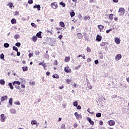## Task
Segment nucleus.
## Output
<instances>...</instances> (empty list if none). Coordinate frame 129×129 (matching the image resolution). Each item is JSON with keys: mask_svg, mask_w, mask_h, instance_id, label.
I'll return each mask as SVG.
<instances>
[{"mask_svg": "<svg viewBox=\"0 0 129 129\" xmlns=\"http://www.w3.org/2000/svg\"><path fill=\"white\" fill-rule=\"evenodd\" d=\"M118 13H119V16H123L124 13H125V10L123 8H120L118 10Z\"/></svg>", "mask_w": 129, "mask_h": 129, "instance_id": "obj_1", "label": "nucleus"}, {"mask_svg": "<svg viewBox=\"0 0 129 129\" xmlns=\"http://www.w3.org/2000/svg\"><path fill=\"white\" fill-rule=\"evenodd\" d=\"M75 116H76L77 119H82V115L80 114H78V112H77L75 113Z\"/></svg>", "mask_w": 129, "mask_h": 129, "instance_id": "obj_2", "label": "nucleus"}, {"mask_svg": "<svg viewBox=\"0 0 129 129\" xmlns=\"http://www.w3.org/2000/svg\"><path fill=\"white\" fill-rule=\"evenodd\" d=\"M50 6L54 10H56L58 8V5H57V3L56 2L51 3Z\"/></svg>", "mask_w": 129, "mask_h": 129, "instance_id": "obj_3", "label": "nucleus"}, {"mask_svg": "<svg viewBox=\"0 0 129 129\" xmlns=\"http://www.w3.org/2000/svg\"><path fill=\"white\" fill-rule=\"evenodd\" d=\"M6 118L7 116H5V114H2L1 115V121H2V122H5Z\"/></svg>", "mask_w": 129, "mask_h": 129, "instance_id": "obj_4", "label": "nucleus"}, {"mask_svg": "<svg viewBox=\"0 0 129 129\" xmlns=\"http://www.w3.org/2000/svg\"><path fill=\"white\" fill-rule=\"evenodd\" d=\"M108 124L110 126L114 125L115 124V121L112 120H109L107 122Z\"/></svg>", "mask_w": 129, "mask_h": 129, "instance_id": "obj_5", "label": "nucleus"}, {"mask_svg": "<svg viewBox=\"0 0 129 129\" xmlns=\"http://www.w3.org/2000/svg\"><path fill=\"white\" fill-rule=\"evenodd\" d=\"M64 71L66 72V73H71V69H70L69 67L67 66L64 68Z\"/></svg>", "mask_w": 129, "mask_h": 129, "instance_id": "obj_6", "label": "nucleus"}, {"mask_svg": "<svg viewBox=\"0 0 129 129\" xmlns=\"http://www.w3.org/2000/svg\"><path fill=\"white\" fill-rule=\"evenodd\" d=\"M96 40L97 42H100L101 40H102V36L99 35H97Z\"/></svg>", "mask_w": 129, "mask_h": 129, "instance_id": "obj_7", "label": "nucleus"}, {"mask_svg": "<svg viewBox=\"0 0 129 129\" xmlns=\"http://www.w3.org/2000/svg\"><path fill=\"white\" fill-rule=\"evenodd\" d=\"M38 65L39 66H40L41 65L42 66H43V68H44V70H46V68L47 67V65L45 63H44V62H40V63H39Z\"/></svg>", "mask_w": 129, "mask_h": 129, "instance_id": "obj_8", "label": "nucleus"}, {"mask_svg": "<svg viewBox=\"0 0 129 129\" xmlns=\"http://www.w3.org/2000/svg\"><path fill=\"white\" fill-rule=\"evenodd\" d=\"M115 42L117 45H118L119 44H120V40L118 37L115 38Z\"/></svg>", "mask_w": 129, "mask_h": 129, "instance_id": "obj_9", "label": "nucleus"}, {"mask_svg": "<svg viewBox=\"0 0 129 129\" xmlns=\"http://www.w3.org/2000/svg\"><path fill=\"white\" fill-rule=\"evenodd\" d=\"M121 59V54H117L115 56V60L116 61H118V60H120Z\"/></svg>", "mask_w": 129, "mask_h": 129, "instance_id": "obj_10", "label": "nucleus"}, {"mask_svg": "<svg viewBox=\"0 0 129 129\" xmlns=\"http://www.w3.org/2000/svg\"><path fill=\"white\" fill-rule=\"evenodd\" d=\"M98 28L100 30V32H103V29H104V26L103 25H98Z\"/></svg>", "mask_w": 129, "mask_h": 129, "instance_id": "obj_11", "label": "nucleus"}, {"mask_svg": "<svg viewBox=\"0 0 129 129\" xmlns=\"http://www.w3.org/2000/svg\"><path fill=\"white\" fill-rule=\"evenodd\" d=\"M42 32L41 31H39L38 33H37L36 34V37H37L38 38H39L40 39H42Z\"/></svg>", "mask_w": 129, "mask_h": 129, "instance_id": "obj_12", "label": "nucleus"}, {"mask_svg": "<svg viewBox=\"0 0 129 129\" xmlns=\"http://www.w3.org/2000/svg\"><path fill=\"white\" fill-rule=\"evenodd\" d=\"M33 8L34 9H37L38 11H40L41 10V6L40 5H35Z\"/></svg>", "mask_w": 129, "mask_h": 129, "instance_id": "obj_13", "label": "nucleus"}, {"mask_svg": "<svg viewBox=\"0 0 129 129\" xmlns=\"http://www.w3.org/2000/svg\"><path fill=\"white\" fill-rule=\"evenodd\" d=\"M107 45H108V43L106 42H103L100 44V47H104V46H106Z\"/></svg>", "mask_w": 129, "mask_h": 129, "instance_id": "obj_14", "label": "nucleus"}, {"mask_svg": "<svg viewBox=\"0 0 129 129\" xmlns=\"http://www.w3.org/2000/svg\"><path fill=\"white\" fill-rule=\"evenodd\" d=\"M7 99H8V96H3L1 98V101H5V100H7Z\"/></svg>", "mask_w": 129, "mask_h": 129, "instance_id": "obj_15", "label": "nucleus"}, {"mask_svg": "<svg viewBox=\"0 0 129 129\" xmlns=\"http://www.w3.org/2000/svg\"><path fill=\"white\" fill-rule=\"evenodd\" d=\"M12 84L13 85H15V84H17V85H21V82H19V81H15L14 82H13Z\"/></svg>", "mask_w": 129, "mask_h": 129, "instance_id": "obj_16", "label": "nucleus"}, {"mask_svg": "<svg viewBox=\"0 0 129 129\" xmlns=\"http://www.w3.org/2000/svg\"><path fill=\"white\" fill-rule=\"evenodd\" d=\"M10 112L13 114H16V113H17V110L14 108H12L10 109Z\"/></svg>", "mask_w": 129, "mask_h": 129, "instance_id": "obj_17", "label": "nucleus"}, {"mask_svg": "<svg viewBox=\"0 0 129 129\" xmlns=\"http://www.w3.org/2000/svg\"><path fill=\"white\" fill-rule=\"evenodd\" d=\"M77 36L78 39H82V38H83L82 34L80 33H77Z\"/></svg>", "mask_w": 129, "mask_h": 129, "instance_id": "obj_18", "label": "nucleus"}, {"mask_svg": "<svg viewBox=\"0 0 129 129\" xmlns=\"http://www.w3.org/2000/svg\"><path fill=\"white\" fill-rule=\"evenodd\" d=\"M37 40H38V38H37V36H33L32 38V41L33 42H36Z\"/></svg>", "mask_w": 129, "mask_h": 129, "instance_id": "obj_19", "label": "nucleus"}, {"mask_svg": "<svg viewBox=\"0 0 129 129\" xmlns=\"http://www.w3.org/2000/svg\"><path fill=\"white\" fill-rule=\"evenodd\" d=\"M8 85H9L10 88L11 89H12V90H13L14 89V86H13V83H9L8 84Z\"/></svg>", "mask_w": 129, "mask_h": 129, "instance_id": "obj_20", "label": "nucleus"}, {"mask_svg": "<svg viewBox=\"0 0 129 129\" xmlns=\"http://www.w3.org/2000/svg\"><path fill=\"white\" fill-rule=\"evenodd\" d=\"M5 84L6 81H5L4 79L0 80V84H1V85H5Z\"/></svg>", "mask_w": 129, "mask_h": 129, "instance_id": "obj_21", "label": "nucleus"}, {"mask_svg": "<svg viewBox=\"0 0 129 129\" xmlns=\"http://www.w3.org/2000/svg\"><path fill=\"white\" fill-rule=\"evenodd\" d=\"M59 25L60 26V27H61V28H64L65 27V24L62 21L59 22Z\"/></svg>", "mask_w": 129, "mask_h": 129, "instance_id": "obj_22", "label": "nucleus"}, {"mask_svg": "<svg viewBox=\"0 0 129 129\" xmlns=\"http://www.w3.org/2000/svg\"><path fill=\"white\" fill-rule=\"evenodd\" d=\"M9 103L10 105H13V98H10L9 99Z\"/></svg>", "mask_w": 129, "mask_h": 129, "instance_id": "obj_23", "label": "nucleus"}, {"mask_svg": "<svg viewBox=\"0 0 129 129\" xmlns=\"http://www.w3.org/2000/svg\"><path fill=\"white\" fill-rule=\"evenodd\" d=\"M53 78H56V79H58L59 78V75H58L57 74H55L52 76Z\"/></svg>", "mask_w": 129, "mask_h": 129, "instance_id": "obj_24", "label": "nucleus"}, {"mask_svg": "<svg viewBox=\"0 0 129 129\" xmlns=\"http://www.w3.org/2000/svg\"><path fill=\"white\" fill-rule=\"evenodd\" d=\"M43 56L44 58H45V59H49L50 57V56H49V54H48V53H45L44 54H43Z\"/></svg>", "mask_w": 129, "mask_h": 129, "instance_id": "obj_25", "label": "nucleus"}, {"mask_svg": "<svg viewBox=\"0 0 129 129\" xmlns=\"http://www.w3.org/2000/svg\"><path fill=\"white\" fill-rule=\"evenodd\" d=\"M16 23H17V20H16V19L13 18L11 20V24H13L14 25V24H16Z\"/></svg>", "mask_w": 129, "mask_h": 129, "instance_id": "obj_26", "label": "nucleus"}, {"mask_svg": "<svg viewBox=\"0 0 129 129\" xmlns=\"http://www.w3.org/2000/svg\"><path fill=\"white\" fill-rule=\"evenodd\" d=\"M70 60V57L69 56V57L66 56L64 58L65 62H69Z\"/></svg>", "mask_w": 129, "mask_h": 129, "instance_id": "obj_27", "label": "nucleus"}, {"mask_svg": "<svg viewBox=\"0 0 129 129\" xmlns=\"http://www.w3.org/2000/svg\"><path fill=\"white\" fill-rule=\"evenodd\" d=\"M38 124V123L37 122L36 120H33L32 121H31V124L35 125V124Z\"/></svg>", "mask_w": 129, "mask_h": 129, "instance_id": "obj_28", "label": "nucleus"}, {"mask_svg": "<svg viewBox=\"0 0 129 129\" xmlns=\"http://www.w3.org/2000/svg\"><path fill=\"white\" fill-rule=\"evenodd\" d=\"M22 69L23 70V72H25L26 71H28V67H22Z\"/></svg>", "mask_w": 129, "mask_h": 129, "instance_id": "obj_29", "label": "nucleus"}, {"mask_svg": "<svg viewBox=\"0 0 129 129\" xmlns=\"http://www.w3.org/2000/svg\"><path fill=\"white\" fill-rule=\"evenodd\" d=\"M70 16L71 18H73L75 16V12L74 11H72V12L70 13Z\"/></svg>", "mask_w": 129, "mask_h": 129, "instance_id": "obj_30", "label": "nucleus"}, {"mask_svg": "<svg viewBox=\"0 0 129 129\" xmlns=\"http://www.w3.org/2000/svg\"><path fill=\"white\" fill-rule=\"evenodd\" d=\"M59 5L60 6H62V8H65L66 7V4L65 3H63V2H61L59 3Z\"/></svg>", "mask_w": 129, "mask_h": 129, "instance_id": "obj_31", "label": "nucleus"}, {"mask_svg": "<svg viewBox=\"0 0 129 129\" xmlns=\"http://www.w3.org/2000/svg\"><path fill=\"white\" fill-rule=\"evenodd\" d=\"M0 58L5 61V54H4V53H2L0 55Z\"/></svg>", "mask_w": 129, "mask_h": 129, "instance_id": "obj_32", "label": "nucleus"}, {"mask_svg": "<svg viewBox=\"0 0 129 129\" xmlns=\"http://www.w3.org/2000/svg\"><path fill=\"white\" fill-rule=\"evenodd\" d=\"M4 47L5 48H9L10 47V44L8 43H4Z\"/></svg>", "mask_w": 129, "mask_h": 129, "instance_id": "obj_33", "label": "nucleus"}, {"mask_svg": "<svg viewBox=\"0 0 129 129\" xmlns=\"http://www.w3.org/2000/svg\"><path fill=\"white\" fill-rule=\"evenodd\" d=\"M84 20H85V21H87V20H90V17L88 16H86L84 17Z\"/></svg>", "mask_w": 129, "mask_h": 129, "instance_id": "obj_34", "label": "nucleus"}, {"mask_svg": "<svg viewBox=\"0 0 129 129\" xmlns=\"http://www.w3.org/2000/svg\"><path fill=\"white\" fill-rule=\"evenodd\" d=\"M14 86H15V88L16 89H19V90H20L19 86L17 85V84L13 85Z\"/></svg>", "mask_w": 129, "mask_h": 129, "instance_id": "obj_35", "label": "nucleus"}, {"mask_svg": "<svg viewBox=\"0 0 129 129\" xmlns=\"http://www.w3.org/2000/svg\"><path fill=\"white\" fill-rule=\"evenodd\" d=\"M13 49L14 50V51H16V52H18V47H16L15 46H13Z\"/></svg>", "mask_w": 129, "mask_h": 129, "instance_id": "obj_36", "label": "nucleus"}, {"mask_svg": "<svg viewBox=\"0 0 129 129\" xmlns=\"http://www.w3.org/2000/svg\"><path fill=\"white\" fill-rule=\"evenodd\" d=\"M96 116V117H100L101 116V113H97Z\"/></svg>", "mask_w": 129, "mask_h": 129, "instance_id": "obj_37", "label": "nucleus"}, {"mask_svg": "<svg viewBox=\"0 0 129 129\" xmlns=\"http://www.w3.org/2000/svg\"><path fill=\"white\" fill-rule=\"evenodd\" d=\"M73 105L74 106H77V105H78V102L77 101H75L73 103Z\"/></svg>", "mask_w": 129, "mask_h": 129, "instance_id": "obj_38", "label": "nucleus"}, {"mask_svg": "<svg viewBox=\"0 0 129 129\" xmlns=\"http://www.w3.org/2000/svg\"><path fill=\"white\" fill-rule=\"evenodd\" d=\"M109 19H110V20H113V14H110L109 15Z\"/></svg>", "mask_w": 129, "mask_h": 129, "instance_id": "obj_39", "label": "nucleus"}, {"mask_svg": "<svg viewBox=\"0 0 129 129\" xmlns=\"http://www.w3.org/2000/svg\"><path fill=\"white\" fill-rule=\"evenodd\" d=\"M14 38L17 40V39H19L20 38V35L19 34H16L14 36Z\"/></svg>", "mask_w": 129, "mask_h": 129, "instance_id": "obj_40", "label": "nucleus"}, {"mask_svg": "<svg viewBox=\"0 0 129 129\" xmlns=\"http://www.w3.org/2000/svg\"><path fill=\"white\" fill-rule=\"evenodd\" d=\"M31 25L32 27H33V28H37V25L34 23H31Z\"/></svg>", "mask_w": 129, "mask_h": 129, "instance_id": "obj_41", "label": "nucleus"}, {"mask_svg": "<svg viewBox=\"0 0 129 129\" xmlns=\"http://www.w3.org/2000/svg\"><path fill=\"white\" fill-rule=\"evenodd\" d=\"M15 46H16V47H21V43L20 42H17L15 44Z\"/></svg>", "mask_w": 129, "mask_h": 129, "instance_id": "obj_42", "label": "nucleus"}, {"mask_svg": "<svg viewBox=\"0 0 129 129\" xmlns=\"http://www.w3.org/2000/svg\"><path fill=\"white\" fill-rule=\"evenodd\" d=\"M14 104H16V105H20L21 104V103L19 101H16L14 102Z\"/></svg>", "mask_w": 129, "mask_h": 129, "instance_id": "obj_43", "label": "nucleus"}, {"mask_svg": "<svg viewBox=\"0 0 129 129\" xmlns=\"http://www.w3.org/2000/svg\"><path fill=\"white\" fill-rule=\"evenodd\" d=\"M80 67H81V65L79 64L78 66L76 67L75 69H76V70H78Z\"/></svg>", "mask_w": 129, "mask_h": 129, "instance_id": "obj_44", "label": "nucleus"}, {"mask_svg": "<svg viewBox=\"0 0 129 129\" xmlns=\"http://www.w3.org/2000/svg\"><path fill=\"white\" fill-rule=\"evenodd\" d=\"M112 31V29H110L106 31V33L107 34H109V32H111Z\"/></svg>", "mask_w": 129, "mask_h": 129, "instance_id": "obj_45", "label": "nucleus"}, {"mask_svg": "<svg viewBox=\"0 0 129 129\" xmlns=\"http://www.w3.org/2000/svg\"><path fill=\"white\" fill-rule=\"evenodd\" d=\"M87 51L88 52H89V53H90V52H91V49L90 48V47H87Z\"/></svg>", "mask_w": 129, "mask_h": 129, "instance_id": "obj_46", "label": "nucleus"}, {"mask_svg": "<svg viewBox=\"0 0 129 129\" xmlns=\"http://www.w3.org/2000/svg\"><path fill=\"white\" fill-rule=\"evenodd\" d=\"M29 84H31V85H35V84H36V82H30Z\"/></svg>", "mask_w": 129, "mask_h": 129, "instance_id": "obj_47", "label": "nucleus"}, {"mask_svg": "<svg viewBox=\"0 0 129 129\" xmlns=\"http://www.w3.org/2000/svg\"><path fill=\"white\" fill-rule=\"evenodd\" d=\"M28 3L29 5H32V4H33V0H29L28 2Z\"/></svg>", "mask_w": 129, "mask_h": 129, "instance_id": "obj_48", "label": "nucleus"}, {"mask_svg": "<svg viewBox=\"0 0 129 129\" xmlns=\"http://www.w3.org/2000/svg\"><path fill=\"white\" fill-rule=\"evenodd\" d=\"M35 55H40V51L38 50L35 51Z\"/></svg>", "mask_w": 129, "mask_h": 129, "instance_id": "obj_49", "label": "nucleus"}, {"mask_svg": "<svg viewBox=\"0 0 129 129\" xmlns=\"http://www.w3.org/2000/svg\"><path fill=\"white\" fill-rule=\"evenodd\" d=\"M95 64H96V65H97V64H98V63H99V61H98V59H96L94 61Z\"/></svg>", "mask_w": 129, "mask_h": 129, "instance_id": "obj_50", "label": "nucleus"}, {"mask_svg": "<svg viewBox=\"0 0 129 129\" xmlns=\"http://www.w3.org/2000/svg\"><path fill=\"white\" fill-rule=\"evenodd\" d=\"M76 107H77V109H81V106L78 105H77V106H76Z\"/></svg>", "mask_w": 129, "mask_h": 129, "instance_id": "obj_51", "label": "nucleus"}, {"mask_svg": "<svg viewBox=\"0 0 129 129\" xmlns=\"http://www.w3.org/2000/svg\"><path fill=\"white\" fill-rule=\"evenodd\" d=\"M88 88L89 89H92V85H88Z\"/></svg>", "mask_w": 129, "mask_h": 129, "instance_id": "obj_52", "label": "nucleus"}, {"mask_svg": "<svg viewBox=\"0 0 129 129\" xmlns=\"http://www.w3.org/2000/svg\"><path fill=\"white\" fill-rule=\"evenodd\" d=\"M89 123H90L91 125H93L94 124V122L92 120L89 122Z\"/></svg>", "mask_w": 129, "mask_h": 129, "instance_id": "obj_53", "label": "nucleus"}, {"mask_svg": "<svg viewBox=\"0 0 129 129\" xmlns=\"http://www.w3.org/2000/svg\"><path fill=\"white\" fill-rule=\"evenodd\" d=\"M87 120H88V121H89V122H90L91 121H92L91 118H90L89 117H87Z\"/></svg>", "mask_w": 129, "mask_h": 129, "instance_id": "obj_54", "label": "nucleus"}, {"mask_svg": "<svg viewBox=\"0 0 129 129\" xmlns=\"http://www.w3.org/2000/svg\"><path fill=\"white\" fill-rule=\"evenodd\" d=\"M87 61L88 62H91V58H88L87 59Z\"/></svg>", "mask_w": 129, "mask_h": 129, "instance_id": "obj_55", "label": "nucleus"}, {"mask_svg": "<svg viewBox=\"0 0 129 129\" xmlns=\"http://www.w3.org/2000/svg\"><path fill=\"white\" fill-rule=\"evenodd\" d=\"M77 126H78V125L77 124V123L74 124V127L75 128H76V127H77Z\"/></svg>", "mask_w": 129, "mask_h": 129, "instance_id": "obj_56", "label": "nucleus"}, {"mask_svg": "<svg viewBox=\"0 0 129 129\" xmlns=\"http://www.w3.org/2000/svg\"><path fill=\"white\" fill-rule=\"evenodd\" d=\"M17 52V56H21V52H19L18 51Z\"/></svg>", "mask_w": 129, "mask_h": 129, "instance_id": "obj_57", "label": "nucleus"}, {"mask_svg": "<svg viewBox=\"0 0 129 129\" xmlns=\"http://www.w3.org/2000/svg\"><path fill=\"white\" fill-rule=\"evenodd\" d=\"M62 38H63V35H60L58 36V39H59L60 40H61V39H62Z\"/></svg>", "mask_w": 129, "mask_h": 129, "instance_id": "obj_58", "label": "nucleus"}, {"mask_svg": "<svg viewBox=\"0 0 129 129\" xmlns=\"http://www.w3.org/2000/svg\"><path fill=\"white\" fill-rule=\"evenodd\" d=\"M19 15V12L16 11L15 13V16H18Z\"/></svg>", "mask_w": 129, "mask_h": 129, "instance_id": "obj_59", "label": "nucleus"}, {"mask_svg": "<svg viewBox=\"0 0 129 129\" xmlns=\"http://www.w3.org/2000/svg\"><path fill=\"white\" fill-rule=\"evenodd\" d=\"M9 6L10 8H13V4L9 3Z\"/></svg>", "mask_w": 129, "mask_h": 129, "instance_id": "obj_60", "label": "nucleus"}, {"mask_svg": "<svg viewBox=\"0 0 129 129\" xmlns=\"http://www.w3.org/2000/svg\"><path fill=\"white\" fill-rule=\"evenodd\" d=\"M21 88L25 89V88H26V86H25V85L22 84L21 85Z\"/></svg>", "mask_w": 129, "mask_h": 129, "instance_id": "obj_61", "label": "nucleus"}, {"mask_svg": "<svg viewBox=\"0 0 129 129\" xmlns=\"http://www.w3.org/2000/svg\"><path fill=\"white\" fill-rule=\"evenodd\" d=\"M99 124L100 125H103V121H100V122H99Z\"/></svg>", "mask_w": 129, "mask_h": 129, "instance_id": "obj_62", "label": "nucleus"}, {"mask_svg": "<svg viewBox=\"0 0 129 129\" xmlns=\"http://www.w3.org/2000/svg\"><path fill=\"white\" fill-rule=\"evenodd\" d=\"M22 21H23L24 22H25V21H27V19L25 18V17H23L22 18Z\"/></svg>", "mask_w": 129, "mask_h": 129, "instance_id": "obj_63", "label": "nucleus"}, {"mask_svg": "<svg viewBox=\"0 0 129 129\" xmlns=\"http://www.w3.org/2000/svg\"><path fill=\"white\" fill-rule=\"evenodd\" d=\"M46 75L47 76H49V75H50V72H47L46 73Z\"/></svg>", "mask_w": 129, "mask_h": 129, "instance_id": "obj_64", "label": "nucleus"}]
</instances>
